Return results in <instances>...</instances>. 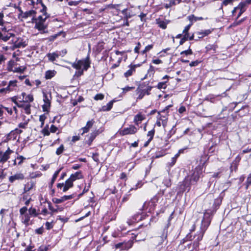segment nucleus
I'll list each match as a JSON object with an SVG mask.
<instances>
[{"instance_id":"nucleus-8","label":"nucleus","mask_w":251,"mask_h":251,"mask_svg":"<svg viewBox=\"0 0 251 251\" xmlns=\"http://www.w3.org/2000/svg\"><path fill=\"white\" fill-rule=\"evenodd\" d=\"M174 211L172 212L168 219V223L166 224V225L164 226L163 228L162 234L160 236L162 241H164V239H166L167 238L168 234V228L171 225V221L173 218V215L174 214Z\"/></svg>"},{"instance_id":"nucleus-5","label":"nucleus","mask_w":251,"mask_h":251,"mask_svg":"<svg viewBox=\"0 0 251 251\" xmlns=\"http://www.w3.org/2000/svg\"><path fill=\"white\" fill-rule=\"evenodd\" d=\"M138 129L133 125H130L129 127H125L119 131V133L122 136L129 134H134L137 132Z\"/></svg>"},{"instance_id":"nucleus-28","label":"nucleus","mask_w":251,"mask_h":251,"mask_svg":"<svg viewBox=\"0 0 251 251\" xmlns=\"http://www.w3.org/2000/svg\"><path fill=\"white\" fill-rule=\"evenodd\" d=\"M51 94L43 92V101L44 103L50 104Z\"/></svg>"},{"instance_id":"nucleus-60","label":"nucleus","mask_w":251,"mask_h":251,"mask_svg":"<svg viewBox=\"0 0 251 251\" xmlns=\"http://www.w3.org/2000/svg\"><path fill=\"white\" fill-rule=\"evenodd\" d=\"M201 63L200 61L196 60L194 61H192L190 64L189 66L190 67H196L197 66Z\"/></svg>"},{"instance_id":"nucleus-26","label":"nucleus","mask_w":251,"mask_h":251,"mask_svg":"<svg viewBox=\"0 0 251 251\" xmlns=\"http://www.w3.org/2000/svg\"><path fill=\"white\" fill-rule=\"evenodd\" d=\"M35 186V184L33 182L30 181L26 183L24 189V193H26L27 192L29 191L30 190L32 189V188Z\"/></svg>"},{"instance_id":"nucleus-4","label":"nucleus","mask_w":251,"mask_h":251,"mask_svg":"<svg viewBox=\"0 0 251 251\" xmlns=\"http://www.w3.org/2000/svg\"><path fill=\"white\" fill-rule=\"evenodd\" d=\"M46 21H33L35 23L34 28L38 29L41 33H46L48 32L46 29L48 25L45 24Z\"/></svg>"},{"instance_id":"nucleus-14","label":"nucleus","mask_w":251,"mask_h":251,"mask_svg":"<svg viewBox=\"0 0 251 251\" xmlns=\"http://www.w3.org/2000/svg\"><path fill=\"white\" fill-rule=\"evenodd\" d=\"M11 152H12V151L8 148V150L1 154L0 158V163H3L5 162L9 159V155Z\"/></svg>"},{"instance_id":"nucleus-19","label":"nucleus","mask_w":251,"mask_h":251,"mask_svg":"<svg viewBox=\"0 0 251 251\" xmlns=\"http://www.w3.org/2000/svg\"><path fill=\"white\" fill-rule=\"evenodd\" d=\"M244 5V3H240L237 6L238 10H239V12L237 17L235 18L236 20H237L242 15V14L246 10L247 7H246Z\"/></svg>"},{"instance_id":"nucleus-42","label":"nucleus","mask_w":251,"mask_h":251,"mask_svg":"<svg viewBox=\"0 0 251 251\" xmlns=\"http://www.w3.org/2000/svg\"><path fill=\"white\" fill-rule=\"evenodd\" d=\"M233 1V0H224L221 4V6L220 8V9H223V5H227L229 4H232Z\"/></svg>"},{"instance_id":"nucleus-54","label":"nucleus","mask_w":251,"mask_h":251,"mask_svg":"<svg viewBox=\"0 0 251 251\" xmlns=\"http://www.w3.org/2000/svg\"><path fill=\"white\" fill-rule=\"evenodd\" d=\"M103 98L104 95L100 93L97 94L94 97V99L96 100H102L103 99Z\"/></svg>"},{"instance_id":"nucleus-35","label":"nucleus","mask_w":251,"mask_h":251,"mask_svg":"<svg viewBox=\"0 0 251 251\" xmlns=\"http://www.w3.org/2000/svg\"><path fill=\"white\" fill-rule=\"evenodd\" d=\"M89 59L82 60V67H83L84 70L86 71L90 66Z\"/></svg>"},{"instance_id":"nucleus-25","label":"nucleus","mask_w":251,"mask_h":251,"mask_svg":"<svg viewBox=\"0 0 251 251\" xmlns=\"http://www.w3.org/2000/svg\"><path fill=\"white\" fill-rule=\"evenodd\" d=\"M62 168H61L60 169H59L58 170H57L55 172V173H54L53 176H52V177L51 178V182L50 183V184H49V187L50 188H51L52 186H53V183H54L58 174H59V173L60 172V171H61Z\"/></svg>"},{"instance_id":"nucleus-2","label":"nucleus","mask_w":251,"mask_h":251,"mask_svg":"<svg viewBox=\"0 0 251 251\" xmlns=\"http://www.w3.org/2000/svg\"><path fill=\"white\" fill-rule=\"evenodd\" d=\"M212 212L210 209H206L204 213L203 218L201 221L200 230L199 234H200V238H203V235L211 223V216Z\"/></svg>"},{"instance_id":"nucleus-58","label":"nucleus","mask_w":251,"mask_h":251,"mask_svg":"<svg viewBox=\"0 0 251 251\" xmlns=\"http://www.w3.org/2000/svg\"><path fill=\"white\" fill-rule=\"evenodd\" d=\"M174 127H175V126H174L173 127L172 129L171 130H170V131L168 133L167 137H166L167 139H169L172 137V136L175 133L176 131L173 130V128Z\"/></svg>"},{"instance_id":"nucleus-9","label":"nucleus","mask_w":251,"mask_h":251,"mask_svg":"<svg viewBox=\"0 0 251 251\" xmlns=\"http://www.w3.org/2000/svg\"><path fill=\"white\" fill-rule=\"evenodd\" d=\"M75 197V194H73L70 195L68 196H64L62 197L60 199H57L56 198H54L52 199V201L56 204H59L63 202L64 201H66L67 200H71Z\"/></svg>"},{"instance_id":"nucleus-10","label":"nucleus","mask_w":251,"mask_h":251,"mask_svg":"<svg viewBox=\"0 0 251 251\" xmlns=\"http://www.w3.org/2000/svg\"><path fill=\"white\" fill-rule=\"evenodd\" d=\"M103 131V129L100 128L98 130H95L93 132H92L90 135L89 136V139L88 140L87 143L90 146L91 145L93 140L95 139V138L101 133Z\"/></svg>"},{"instance_id":"nucleus-11","label":"nucleus","mask_w":251,"mask_h":251,"mask_svg":"<svg viewBox=\"0 0 251 251\" xmlns=\"http://www.w3.org/2000/svg\"><path fill=\"white\" fill-rule=\"evenodd\" d=\"M159 198V194H158L155 195L149 201V205L151 207L149 210L150 211L154 209L155 206L156 205V203L158 202Z\"/></svg>"},{"instance_id":"nucleus-48","label":"nucleus","mask_w":251,"mask_h":251,"mask_svg":"<svg viewBox=\"0 0 251 251\" xmlns=\"http://www.w3.org/2000/svg\"><path fill=\"white\" fill-rule=\"evenodd\" d=\"M42 9L40 10V11L42 13H43V15H45V16L50 15L49 14H48L47 13V8L43 3H42Z\"/></svg>"},{"instance_id":"nucleus-33","label":"nucleus","mask_w":251,"mask_h":251,"mask_svg":"<svg viewBox=\"0 0 251 251\" xmlns=\"http://www.w3.org/2000/svg\"><path fill=\"white\" fill-rule=\"evenodd\" d=\"M217 48V46L216 45H213V44H209L205 48L206 51L207 52L213 50V52L212 53H214L216 52V50Z\"/></svg>"},{"instance_id":"nucleus-51","label":"nucleus","mask_w":251,"mask_h":251,"mask_svg":"<svg viewBox=\"0 0 251 251\" xmlns=\"http://www.w3.org/2000/svg\"><path fill=\"white\" fill-rule=\"evenodd\" d=\"M17 80L10 81L8 84V86L6 88V89L10 90L9 87L11 86L15 87L16 86Z\"/></svg>"},{"instance_id":"nucleus-39","label":"nucleus","mask_w":251,"mask_h":251,"mask_svg":"<svg viewBox=\"0 0 251 251\" xmlns=\"http://www.w3.org/2000/svg\"><path fill=\"white\" fill-rule=\"evenodd\" d=\"M50 17V15H48L45 17V18H43L42 16H39L37 18L33 17L32 22L33 21H46L47 18Z\"/></svg>"},{"instance_id":"nucleus-57","label":"nucleus","mask_w":251,"mask_h":251,"mask_svg":"<svg viewBox=\"0 0 251 251\" xmlns=\"http://www.w3.org/2000/svg\"><path fill=\"white\" fill-rule=\"evenodd\" d=\"M24 110L26 114H30V105L29 104L26 105L24 107Z\"/></svg>"},{"instance_id":"nucleus-45","label":"nucleus","mask_w":251,"mask_h":251,"mask_svg":"<svg viewBox=\"0 0 251 251\" xmlns=\"http://www.w3.org/2000/svg\"><path fill=\"white\" fill-rule=\"evenodd\" d=\"M216 144L212 145L208 149V154H212L216 150Z\"/></svg>"},{"instance_id":"nucleus-62","label":"nucleus","mask_w":251,"mask_h":251,"mask_svg":"<svg viewBox=\"0 0 251 251\" xmlns=\"http://www.w3.org/2000/svg\"><path fill=\"white\" fill-rule=\"evenodd\" d=\"M134 89V87H129L127 86L124 88H123V93H126V92L129 91L130 90H133Z\"/></svg>"},{"instance_id":"nucleus-56","label":"nucleus","mask_w":251,"mask_h":251,"mask_svg":"<svg viewBox=\"0 0 251 251\" xmlns=\"http://www.w3.org/2000/svg\"><path fill=\"white\" fill-rule=\"evenodd\" d=\"M46 119V116L45 114H43L40 116L39 121L41 122V127H42L44 124V121Z\"/></svg>"},{"instance_id":"nucleus-6","label":"nucleus","mask_w":251,"mask_h":251,"mask_svg":"<svg viewBox=\"0 0 251 251\" xmlns=\"http://www.w3.org/2000/svg\"><path fill=\"white\" fill-rule=\"evenodd\" d=\"M74 181L72 180L70 178L67 179L64 183H59L57 184V187L58 188L61 189L63 187L62 191L63 192H67L70 188H72L74 186Z\"/></svg>"},{"instance_id":"nucleus-32","label":"nucleus","mask_w":251,"mask_h":251,"mask_svg":"<svg viewBox=\"0 0 251 251\" xmlns=\"http://www.w3.org/2000/svg\"><path fill=\"white\" fill-rule=\"evenodd\" d=\"M189 20L190 21L191 23H192L194 22H196L198 20H202L203 18L202 17H196L194 15H191L188 17Z\"/></svg>"},{"instance_id":"nucleus-3","label":"nucleus","mask_w":251,"mask_h":251,"mask_svg":"<svg viewBox=\"0 0 251 251\" xmlns=\"http://www.w3.org/2000/svg\"><path fill=\"white\" fill-rule=\"evenodd\" d=\"M147 216H148L147 214H144L143 212H137L130 218L128 219L127 223L128 225H132L135 223L145 219Z\"/></svg>"},{"instance_id":"nucleus-16","label":"nucleus","mask_w":251,"mask_h":251,"mask_svg":"<svg viewBox=\"0 0 251 251\" xmlns=\"http://www.w3.org/2000/svg\"><path fill=\"white\" fill-rule=\"evenodd\" d=\"M36 12L34 10H30L25 12L21 11V14H19V17H21L22 18L26 19L27 18L33 15H35Z\"/></svg>"},{"instance_id":"nucleus-20","label":"nucleus","mask_w":251,"mask_h":251,"mask_svg":"<svg viewBox=\"0 0 251 251\" xmlns=\"http://www.w3.org/2000/svg\"><path fill=\"white\" fill-rule=\"evenodd\" d=\"M152 88V87L151 86H148L146 89H143L141 91V92H140V93L139 94V95L137 98V99H138V100L142 99L144 97V96H145V94H147L148 95H150V91H151Z\"/></svg>"},{"instance_id":"nucleus-37","label":"nucleus","mask_w":251,"mask_h":251,"mask_svg":"<svg viewBox=\"0 0 251 251\" xmlns=\"http://www.w3.org/2000/svg\"><path fill=\"white\" fill-rule=\"evenodd\" d=\"M217 96L213 95H209L205 98L204 100L214 103L215 102V98Z\"/></svg>"},{"instance_id":"nucleus-31","label":"nucleus","mask_w":251,"mask_h":251,"mask_svg":"<svg viewBox=\"0 0 251 251\" xmlns=\"http://www.w3.org/2000/svg\"><path fill=\"white\" fill-rule=\"evenodd\" d=\"M162 183L167 187H170L171 186V180L169 176L164 177Z\"/></svg>"},{"instance_id":"nucleus-29","label":"nucleus","mask_w":251,"mask_h":251,"mask_svg":"<svg viewBox=\"0 0 251 251\" xmlns=\"http://www.w3.org/2000/svg\"><path fill=\"white\" fill-rule=\"evenodd\" d=\"M144 119V117L141 114H138L135 116L134 122L136 125L138 126Z\"/></svg>"},{"instance_id":"nucleus-55","label":"nucleus","mask_w":251,"mask_h":251,"mask_svg":"<svg viewBox=\"0 0 251 251\" xmlns=\"http://www.w3.org/2000/svg\"><path fill=\"white\" fill-rule=\"evenodd\" d=\"M50 104L44 103V104H43L42 105V109H43V111L48 112L49 108L50 107Z\"/></svg>"},{"instance_id":"nucleus-17","label":"nucleus","mask_w":251,"mask_h":251,"mask_svg":"<svg viewBox=\"0 0 251 251\" xmlns=\"http://www.w3.org/2000/svg\"><path fill=\"white\" fill-rule=\"evenodd\" d=\"M60 55H61V52H54L53 53H49L47 54V56L48 57L49 60L54 62L56 58H58Z\"/></svg>"},{"instance_id":"nucleus-27","label":"nucleus","mask_w":251,"mask_h":251,"mask_svg":"<svg viewBox=\"0 0 251 251\" xmlns=\"http://www.w3.org/2000/svg\"><path fill=\"white\" fill-rule=\"evenodd\" d=\"M212 31V30L211 29H206V30H205L203 31L197 32V34L200 35V36H199L198 38H201L204 36H207L208 35L210 34L211 33Z\"/></svg>"},{"instance_id":"nucleus-63","label":"nucleus","mask_w":251,"mask_h":251,"mask_svg":"<svg viewBox=\"0 0 251 251\" xmlns=\"http://www.w3.org/2000/svg\"><path fill=\"white\" fill-rule=\"evenodd\" d=\"M27 210L26 207L24 206L20 209V213L21 215H24Z\"/></svg>"},{"instance_id":"nucleus-12","label":"nucleus","mask_w":251,"mask_h":251,"mask_svg":"<svg viewBox=\"0 0 251 251\" xmlns=\"http://www.w3.org/2000/svg\"><path fill=\"white\" fill-rule=\"evenodd\" d=\"M222 201V200L221 197H218L214 200L212 208V209H210L212 212V214H213V213L217 210L219 206L221 205Z\"/></svg>"},{"instance_id":"nucleus-61","label":"nucleus","mask_w":251,"mask_h":251,"mask_svg":"<svg viewBox=\"0 0 251 251\" xmlns=\"http://www.w3.org/2000/svg\"><path fill=\"white\" fill-rule=\"evenodd\" d=\"M25 219L24 221H23V223L27 226L28 225V223L29 221V217L27 215H25Z\"/></svg>"},{"instance_id":"nucleus-24","label":"nucleus","mask_w":251,"mask_h":251,"mask_svg":"<svg viewBox=\"0 0 251 251\" xmlns=\"http://www.w3.org/2000/svg\"><path fill=\"white\" fill-rule=\"evenodd\" d=\"M114 100H111L106 105H103L101 107V110L103 111H108L111 110L113 106Z\"/></svg>"},{"instance_id":"nucleus-21","label":"nucleus","mask_w":251,"mask_h":251,"mask_svg":"<svg viewBox=\"0 0 251 251\" xmlns=\"http://www.w3.org/2000/svg\"><path fill=\"white\" fill-rule=\"evenodd\" d=\"M83 177L81 171H78L72 174L69 178L74 182L76 179H81Z\"/></svg>"},{"instance_id":"nucleus-1","label":"nucleus","mask_w":251,"mask_h":251,"mask_svg":"<svg viewBox=\"0 0 251 251\" xmlns=\"http://www.w3.org/2000/svg\"><path fill=\"white\" fill-rule=\"evenodd\" d=\"M201 172L198 168L190 176L185 177L183 181L179 182L178 194L182 193L185 191L189 192L192 185H195L200 177Z\"/></svg>"},{"instance_id":"nucleus-50","label":"nucleus","mask_w":251,"mask_h":251,"mask_svg":"<svg viewBox=\"0 0 251 251\" xmlns=\"http://www.w3.org/2000/svg\"><path fill=\"white\" fill-rule=\"evenodd\" d=\"M42 133L45 136H49L50 134V132L48 130V125H47L46 127L42 130Z\"/></svg>"},{"instance_id":"nucleus-43","label":"nucleus","mask_w":251,"mask_h":251,"mask_svg":"<svg viewBox=\"0 0 251 251\" xmlns=\"http://www.w3.org/2000/svg\"><path fill=\"white\" fill-rule=\"evenodd\" d=\"M29 213L30 215L36 217L37 216V213H36V210L35 208L30 207L28 209Z\"/></svg>"},{"instance_id":"nucleus-7","label":"nucleus","mask_w":251,"mask_h":251,"mask_svg":"<svg viewBox=\"0 0 251 251\" xmlns=\"http://www.w3.org/2000/svg\"><path fill=\"white\" fill-rule=\"evenodd\" d=\"M133 244V242L132 240H128L127 242H123L117 243L115 245L116 249H120L122 250H127L130 249Z\"/></svg>"},{"instance_id":"nucleus-40","label":"nucleus","mask_w":251,"mask_h":251,"mask_svg":"<svg viewBox=\"0 0 251 251\" xmlns=\"http://www.w3.org/2000/svg\"><path fill=\"white\" fill-rule=\"evenodd\" d=\"M33 100V95L31 94L28 95L27 96H26V97L25 98V100H23L25 102H32Z\"/></svg>"},{"instance_id":"nucleus-41","label":"nucleus","mask_w":251,"mask_h":251,"mask_svg":"<svg viewBox=\"0 0 251 251\" xmlns=\"http://www.w3.org/2000/svg\"><path fill=\"white\" fill-rule=\"evenodd\" d=\"M176 4V3L175 2L174 0H171L169 3H166L164 5V7L166 9L169 8L172 6L173 5H175Z\"/></svg>"},{"instance_id":"nucleus-13","label":"nucleus","mask_w":251,"mask_h":251,"mask_svg":"<svg viewBox=\"0 0 251 251\" xmlns=\"http://www.w3.org/2000/svg\"><path fill=\"white\" fill-rule=\"evenodd\" d=\"M197 237V238L193 243L192 250L189 251H193L194 250H195V251H198L199 250V247L200 245L199 242L202 239V238H201V239H199L200 237V234L199 233L195 235V237Z\"/></svg>"},{"instance_id":"nucleus-30","label":"nucleus","mask_w":251,"mask_h":251,"mask_svg":"<svg viewBox=\"0 0 251 251\" xmlns=\"http://www.w3.org/2000/svg\"><path fill=\"white\" fill-rule=\"evenodd\" d=\"M56 72L54 70H49L46 71L45 73V78L47 79H51L56 74Z\"/></svg>"},{"instance_id":"nucleus-59","label":"nucleus","mask_w":251,"mask_h":251,"mask_svg":"<svg viewBox=\"0 0 251 251\" xmlns=\"http://www.w3.org/2000/svg\"><path fill=\"white\" fill-rule=\"evenodd\" d=\"M192 25V23H190L189 25H187L186 26H185V28L183 30V34H189L188 31L191 27V26Z\"/></svg>"},{"instance_id":"nucleus-46","label":"nucleus","mask_w":251,"mask_h":251,"mask_svg":"<svg viewBox=\"0 0 251 251\" xmlns=\"http://www.w3.org/2000/svg\"><path fill=\"white\" fill-rule=\"evenodd\" d=\"M25 67L22 68V67H16L13 70L14 72L23 73L25 70Z\"/></svg>"},{"instance_id":"nucleus-52","label":"nucleus","mask_w":251,"mask_h":251,"mask_svg":"<svg viewBox=\"0 0 251 251\" xmlns=\"http://www.w3.org/2000/svg\"><path fill=\"white\" fill-rule=\"evenodd\" d=\"M154 133H155V130L154 129H153L148 132L147 135H148V136L150 137V138H149L150 140H152V139H153V137L154 136Z\"/></svg>"},{"instance_id":"nucleus-15","label":"nucleus","mask_w":251,"mask_h":251,"mask_svg":"<svg viewBox=\"0 0 251 251\" xmlns=\"http://www.w3.org/2000/svg\"><path fill=\"white\" fill-rule=\"evenodd\" d=\"M94 123L95 121L93 119L88 121L85 126L81 128V129L83 130V132L81 134L82 135L85 133H87L89 131V129L93 126Z\"/></svg>"},{"instance_id":"nucleus-47","label":"nucleus","mask_w":251,"mask_h":251,"mask_svg":"<svg viewBox=\"0 0 251 251\" xmlns=\"http://www.w3.org/2000/svg\"><path fill=\"white\" fill-rule=\"evenodd\" d=\"M166 82H167V81L159 82L157 85V88L159 89H165L167 87V85L166 84Z\"/></svg>"},{"instance_id":"nucleus-38","label":"nucleus","mask_w":251,"mask_h":251,"mask_svg":"<svg viewBox=\"0 0 251 251\" xmlns=\"http://www.w3.org/2000/svg\"><path fill=\"white\" fill-rule=\"evenodd\" d=\"M48 203L49 205V209L51 211L52 213L56 212L58 210L60 211L61 210V208H59L57 205L56 206L57 207L56 209H53V207L51 206V203L50 201L48 202Z\"/></svg>"},{"instance_id":"nucleus-49","label":"nucleus","mask_w":251,"mask_h":251,"mask_svg":"<svg viewBox=\"0 0 251 251\" xmlns=\"http://www.w3.org/2000/svg\"><path fill=\"white\" fill-rule=\"evenodd\" d=\"M193 53V51L192 50L189 48L188 50L182 51L180 52V54H185V55H188L192 54Z\"/></svg>"},{"instance_id":"nucleus-22","label":"nucleus","mask_w":251,"mask_h":251,"mask_svg":"<svg viewBox=\"0 0 251 251\" xmlns=\"http://www.w3.org/2000/svg\"><path fill=\"white\" fill-rule=\"evenodd\" d=\"M194 35L193 34L191 36H189V34H184L183 37L179 41V44L182 45L186 41L189 40H194Z\"/></svg>"},{"instance_id":"nucleus-18","label":"nucleus","mask_w":251,"mask_h":251,"mask_svg":"<svg viewBox=\"0 0 251 251\" xmlns=\"http://www.w3.org/2000/svg\"><path fill=\"white\" fill-rule=\"evenodd\" d=\"M24 179V176L23 174L19 173L10 176L9 180L11 183L14 182L16 180H23Z\"/></svg>"},{"instance_id":"nucleus-53","label":"nucleus","mask_w":251,"mask_h":251,"mask_svg":"<svg viewBox=\"0 0 251 251\" xmlns=\"http://www.w3.org/2000/svg\"><path fill=\"white\" fill-rule=\"evenodd\" d=\"M99 154L98 153H97V152L93 153L92 154V157L93 159L95 162H99Z\"/></svg>"},{"instance_id":"nucleus-44","label":"nucleus","mask_w":251,"mask_h":251,"mask_svg":"<svg viewBox=\"0 0 251 251\" xmlns=\"http://www.w3.org/2000/svg\"><path fill=\"white\" fill-rule=\"evenodd\" d=\"M64 151V147L63 146V145H61L57 149L56 151V154L57 155H60L63 152V151Z\"/></svg>"},{"instance_id":"nucleus-23","label":"nucleus","mask_w":251,"mask_h":251,"mask_svg":"<svg viewBox=\"0 0 251 251\" xmlns=\"http://www.w3.org/2000/svg\"><path fill=\"white\" fill-rule=\"evenodd\" d=\"M63 35V37H65V35H66V34L65 32H64L63 31H60L59 32H58L57 33L54 34V35H51V36H50V37H49V38H48L49 41L50 42H53V41H54L58 36L61 35Z\"/></svg>"},{"instance_id":"nucleus-34","label":"nucleus","mask_w":251,"mask_h":251,"mask_svg":"<svg viewBox=\"0 0 251 251\" xmlns=\"http://www.w3.org/2000/svg\"><path fill=\"white\" fill-rule=\"evenodd\" d=\"M121 12L124 15L125 18L126 19L130 18L132 16V15L131 14L130 12L129 11L127 8L123 9Z\"/></svg>"},{"instance_id":"nucleus-64","label":"nucleus","mask_w":251,"mask_h":251,"mask_svg":"<svg viewBox=\"0 0 251 251\" xmlns=\"http://www.w3.org/2000/svg\"><path fill=\"white\" fill-rule=\"evenodd\" d=\"M247 188L249 187L250 185L251 184V173L249 175V176L247 178Z\"/></svg>"},{"instance_id":"nucleus-36","label":"nucleus","mask_w":251,"mask_h":251,"mask_svg":"<svg viewBox=\"0 0 251 251\" xmlns=\"http://www.w3.org/2000/svg\"><path fill=\"white\" fill-rule=\"evenodd\" d=\"M157 24H158V26L163 29H165L167 28V25L168 24V22L164 21H158L157 20Z\"/></svg>"}]
</instances>
